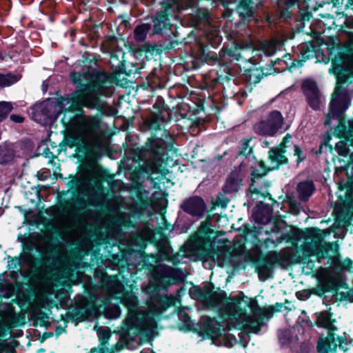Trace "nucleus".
Masks as SVG:
<instances>
[{"mask_svg": "<svg viewBox=\"0 0 353 353\" xmlns=\"http://www.w3.org/2000/svg\"><path fill=\"white\" fill-rule=\"evenodd\" d=\"M331 265L326 268V272L330 274L343 273V270L350 271L353 268V261L350 258H345L343 261L338 256H329Z\"/></svg>", "mask_w": 353, "mask_h": 353, "instance_id": "nucleus-20", "label": "nucleus"}, {"mask_svg": "<svg viewBox=\"0 0 353 353\" xmlns=\"http://www.w3.org/2000/svg\"><path fill=\"white\" fill-rule=\"evenodd\" d=\"M243 185L242 179L236 172H231L226 179L223 192L224 194H231L238 192Z\"/></svg>", "mask_w": 353, "mask_h": 353, "instance_id": "nucleus-24", "label": "nucleus"}, {"mask_svg": "<svg viewBox=\"0 0 353 353\" xmlns=\"http://www.w3.org/2000/svg\"><path fill=\"white\" fill-rule=\"evenodd\" d=\"M240 330L241 332L239 334V340L237 342L243 347H246L248 343V339L247 337L249 333L244 327H242V329Z\"/></svg>", "mask_w": 353, "mask_h": 353, "instance_id": "nucleus-64", "label": "nucleus"}, {"mask_svg": "<svg viewBox=\"0 0 353 353\" xmlns=\"http://www.w3.org/2000/svg\"><path fill=\"white\" fill-rule=\"evenodd\" d=\"M210 17V14L207 10L199 8L195 12V19L199 23H205Z\"/></svg>", "mask_w": 353, "mask_h": 353, "instance_id": "nucleus-56", "label": "nucleus"}, {"mask_svg": "<svg viewBox=\"0 0 353 353\" xmlns=\"http://www.w3.org/2000/svg\"><path fill=\"white\" fill-rule=\"evenodd\" d=\"M272 210L268 205L259 202L252 210V217L256 223L265 224L271 218Z\"/></svg>", "mask_w": 353, "mask_h": 353, "instance_id": "nucleus-22", "label": "nucleus"}, {"mask_svg": "<svg viewBox=\"0 0 353 353\" xmlns=\"http://www.w3.org/2000/svg\"><path fill=\"white\" fill-rule=\"evenodd\" d=\"M95 87V85L88 83V85H84V88H81V89H77L74 91L67 97V103L70 104L67 109L68 111L82 112L85 93L92 91Z\"/></svg>", "mask_w": 353, "mask_h": 353, "instance_id": "nucleus-16", "label": "nucleus"}, {"mask_svg": "<svg viewBox=\"0 0 353 353\" xmlns=\"http://www.w3.org/2000/svg\"><path fill=\"white\" fill-rule=\"evenodd\" d=\"M81 61L85 66L92 67V64L97 65L98 59L95 54L85 52L82 55Z\"/></svg>", "mask_w": 353, "mask_h": 353, "instance_id": "nucleus-55", "label": "nucleus"}, {"mask_svg": "<svg viewBox=\"0 0 353 353\" xmlns=\"http://www.w3.org/2000/svg\"><path fill=\"white\" fill-rule=\"evenodd\" d=\"M250 141V139H245L242 142V148L239 152V155L247 157L248 154H250L253 152V148L249 145Z\"/></svg>", "mask_w": 353, "mask_h": 353, "instance_id": "nucleus-63", "label": "nucleus"}, {"mask_svg": "<svg viewBox=\"0 0 353 353\" xmlns=\"http://www.w3.org/2000/svg\"><path fill=\"white\" fill-rule=\"evenodd\" d=\"M179 207L185 214L197 219L203 218L207 212V205L204 199L197 195L185 199Z\"/></svg>", "mask_w": 353, "mask_h": 353, "instance_id": "nucleus-11", "label": "nucleus"}, {"mask_svg": "<svg viewBox=\"0 0 353 353\" xmlns=\"http://www.w3.org/2000/svg\"><path fill=\"white\" fill-rule=\"evenodd\" d=\"M155 303L152 307L154 315L159 316L165 312L168 308L175 304V298L173 296L167 294L160 295L157 294L153 297Z\"/></svg>", "mask_w": 353, "mask_h": 353, "instance_id": "nucleus-19", "label": "nucleus"}, {"mask_svg": "<svg viewBox=\"0 0 353 353\" xmlns=\"http://www.w3.org/2000/svg\"><path fill=\"white\" fill-rule=\"evenodd\" d=\"M12 329L23 326L26 324V316L23 313L14 312L8 319L7 323Z\"/></svg>", "mask_w": 353, "mask_h": 353, "instance_id": "nucleus-48", "label": "nucleus"}, {"mask_svg": "<svg viewBox=\"0 0 353 353\" xmlns=\"http://www.w3.org/2000/svg\"><path fill=\"white\" fill-rule=\"evenodd\" d=\"M253 0H239L236 6L240 22L248 24L255 18L256 8L253 6Z\"/></svg>", "mask_w": 353, "mask_h": 353, "instance_id": "nucleus-18", "label": "nucleus"}, {"mask_svg": "<svg viewBox=\"0 0 353 353\" xmlns=\"http://www.w3.org/2000/svg\"><path fill=\"white\" fill-rule=\"evenodd\" d=\"M214 288V284L210 283L203 288H196L194 294L210 308H215L221 304L222 307L218 309V314L223 321H227L231 316L236 321L243 313L239 306L240 301H242L241 297L228 296L225 291L219 288V292H216L213 290Z\"/></svg>", "mask_w": 353, "mask_h": 353, "instance_id": "nucleus-2", "label": "nucleus"}, {"mask_svg": "<svg viewBox=\"0 0 353 353\" xmlns=\"http://www.w3.org/2000/svg\"><path fill=\"white\" fill-rule=\"evenodd\" d=\"M241 55L236 53V50L228 49L223 52V54H219L217 58L219 69L216 70L217 77L214 81L224 85L230 83V81L234 77L231 63L233 60L239 61Z\"/></svg>", "mask_w": 353, "mask_h": 353, "instance_id": "nucleus-7", "label": "nucleus"}, {"mask_svg": "<svg viewBox=\"0 0 353 353\" xmlns=\"http://www.w3.org/2000/svg\"><path fill=\"white\" fill-rule=\"evenodd\" d=\"M268 158L272 163H276V165L272 168H274V170L279 169L280 165H287L289 163L288 159L284 154L278 152L277 151L272 152V150H270Z\"/></svg>", "mask_w": 353, "mask_h": 353, "instance_id": "nucleus-41", "label": "nucleus"}, {"mask_svg": "<svg viewBox=\"0 0 353 353\" xmlns=\"http://www.w3.org/2000/svg\"><path fill=\"white\" fill-rule=\"evenodd\" d=\"M65 101H67V97L59 96L58 98L55 99V101L53 102L54 110L52 114L46 108H43L42 111L52 121H56L61 114L68 112L67 110L68 108H65Z\"/></svg>", "mask_w": 353, "mask_h": 353, "instance_id": "nucleus-28", "label": "nucleus"}, {"mask_svg": "<svg viewBox=\"0 0 353 353\" xmlns=\"http://www.w3.org/2000/svg\"><path fill=\"white\" fill-rule=\"evenodd\" d=\"M336 276V279H329L330 285L331 286L332 292L338 293V290L340 288L347 289L348 285L346 283V276L344 273L341 274H333Z\"/></svg>", "mask_w": 353, "mask_h": 353, "instance_id": "nucleus-37", "label": "nucleus"}, {"mask_svg": "<svg viewBox=\"0 0 353 353\" xmlns=\"http://www.w3.org/2000/svg\"><path fill=\"white\" fill-rule=\"evenodd\" d=\"M180 319L182 321L183 324V327L180 328V330H183L185 332H187V331H193L194 332H197L196 330L193 329L191 318L188 313H183L180 316Z\"/></svg>", "mask_w": 353, "mask_h": 353, "instance_id": "nucleus-54", "label": "nucleus"}, {"mask_svg": "<svg viewBox=\"0 0 353 353\" xmlns=\"http://www.w3.org/2000/svg\"><path fill=\"white\" fill-rule=\"evenodd\" d=\"M68 179L70 180L67 183V185L69 187L70 190H72V193L74 194L77 188L79 187L81 183V179L79 176L72 174H69Z\"/></svg>", "mask_w": 353, "mask_h": 353, "instance_id": "nucleus-53", "label": "nucleus"}, {"mask_svg": "<svg viewBox=\"0 0 353 353\" xmlns=\"http://www.w3.org/2000/svg\"><path fill=\"white\" fill-rule=\"evenodd\" d=\"M122 74H129L123 63H121L110 75L103 70H96L93 72L88 84L95 85L96 87L92 91L85 93L83 108L97 110L100 113L104 112L103 101L100 97L103 95V90L108 87V84L117 81Z\"/></svg>", "mask_w": 353, "mask_h": 353, "instance_id": "nucleus-3", "label": "nucleus"}, {"mask_svg": "<svg viewBox=\"0 0 353 353\" xmlns=\"http://www.w3.org/2000/svg\"><path fill=\"white\" fill-rule=\"evenodd\" d=\"M223 339L225 341V346L232 347L234 343H237V340L233 334L227 332L226 331L222 334Z\"/></svg>", "mask_w": 353, "mask_h": 353, "instance_id": "nucleus-61", "label": "nucleus"}, {"mask_svg": "<svg viewBox=\"0 0 353 353\" xmlns=\"http://www.w3.org/2000/svg\"><path fill=\"white\" fill-rule=\"evenodd\" d=\"M121 303L128 310L130 314L137 311V298L133 294H124L121 299Z\"/></svg>", "mask_w": 353, "mask_h": 353, "instance_id": "nucleus-42", "label": "nucleus"}, {"mask_svg": "<svg viewBox=\"0 0 353 353\" xmlns=\"http://www.w3.org/2000/svg\"><path fill=\"white\" fill-rule=\"evenodd\" d=\"M80 138L73 135L65 136L62 141L63 146H68L70 148L76 147L77 143L80 141Z\"/></svg>", "mask_w": 353, "mask_h": 353, "instance_id": "nucleus-58", "label": "nucleus"}, {"mask_svg": "<svg viewBox=\"0 0 353 353\" xmlns=\"http://www.w3.org/2000/svg\"><path fill=\"white\" fill-rule=\"evenodd\" d=\"M172 274H169L168 271H161L157 273L155 276V281L160 284L164 285H170V279L171 278H174L179 273H181V270L180 269H172L170 270Z\"/></svg>", "mask_w": 353, "mask_h": 353, "instance_id": "nucleus-38", "label": "nucleus"}, {"mask_svg": "<svg viewBox=\"0 0 353 353\" xmlns=\"http://www.w3.org/2000/svg\"><path fill=\"white\" fill-rule=\"evenodd\" d=\"M334 74L336 78V86L345 89L343 85L347 83L350 78L353 77V71L351 68L345 67L343 64H339L334 68Z\"/></svg>", "mask_w": 353, "mask_h": 353, "instance_id": "nucleus-25", "label": "nucleus"}, {"mask_svg": "<svg viewBox=\"0 0 353 353\" xmlns=\"http://www.w3.org/2000/svg\"><path fill=\"white\" fill-rule=\"evenodd\" d=\"M339 188L341 190L345 188L346 191L344 196H338V203L334 208L335 220L339 224L342 223V228L347 230L348 227H353V187L345 183Z\"/></svg>", "mask_w": 353, "mask_h": 353, "instance_id": "nucleus-5", "label": "nucleus"}, {"mask_svg": "<svg viewBox=\"0 0 353 353\" xmlns=\"http://www.w3.org/2000/svg\"><path fill=\"white\" fill-rule=\"evenodd\" d=\"M228 330V325L224 327L214 317H208L203 323L202 332L200 334L204 337L215 340L222 336L225 330Z\"/></svg>", "mask_w": 353, "mask_h": 353, "instance_id": "nucleus-17", "label": "nucleus"}, {"mask_svg": "<svg viewBox=\"0 0 353 353\" xmlns=\"http://www.w3.org/2000/svg\"><path fill=\"white\" fill-rule=\"evenodd\" d=\"M114 279L107 274L105 272L101 270V287L103 288H110L114 283Z\"/></svg>", "mask_w": 353, "mask_h": 353, "instance_id": "nucleus-60", "label": "nucleus"}, {"mask_svg": "<svg viewBox=\"0 0 353 353\" xmlns=\"http://www.w3.org/2000/svg\"><path fill=\"white\" fill-rule=\"evenodd\" d=\"M155 110L154 115L160 119H163V112H166L168 109V105L165 104L164 99L162 97H158L156 102L152 106Z\"/></svg>", "mask_w": 353, "mask_h": 353, "instance_id": "nucleus-50", "label": "nucleus"}, {"mask_svg": "<svg viewBox=\"0 0 353 353\" xmlns=\"http://www.w3.org/2000/svg\"><path fill=\"white\" fill-rule=\"evenodd\" d=\"M150 23H141L137 25L134 30V38L138 42L143 41L150 30L151 29Z\"/></svg>", "mask_w": 353, "mask_h": 353, "instance_id": "nucleus-39", "label": "nucleus"}, {"mask_svg": "<svg viewBox=\"0 0 353 353\" xmlns=\"http://www.w3.org/2000/svg\"><path fill=\"white\" fill-rule=\"evenodd\" d=\"M349 106V99L345 89L336 86L329 108V115L341 116Z\"/></svg>", "mask_w": 353, "mask_h": 353, "instance_id": "nucleus-13", "label": "nucleus"}, {"mask_svg": "<svg viewBox=\"0 0 353 353\" xmlns=\"http://www.w3.org/2000/svg\"><path fill=\"white\" fill-rule=\"evenodd\" d=\"M174 136L168 130H163L160 137L153 134L143 145L140 153L145 161V169L152 174L165 175L168 170L163 167L167 164L168 152L176 150L174 147Z\"/></svg>", "mask_w": 353, "mask_h": 353, "instance_id": "nucleus-1", "label": "nucleus"}, {"mask_svg": "<svg viewBox=\"0 0 353 353\" xmlns=\"http://www.w3.org/2000/svg\"><path fill=\"white\" fill-rule=\"evenodd\" d=\"M271 185V182L270 181L264 179V178H261L260 179H256V183L252 185V181H250V186H249V192L250 195H259L261 194V189L263 188H268Z\"/></svg>", "mask_w": 353, "mask_h": 353, "instance_id": "nucleus-40", "label": "nucleus"}, {"mask_svg": "<svg viewBox=\"0 0 353 353\" xmlns=\"http://www.w3.org/2000/svg\"><path fill=\"white\" fill-rule=\"evenodd\" d=\"M105 151V148L101 143H95L90 146L86 159L89 161L87 165L88 169L99 168V161Z\"/></svg>", "mask_w": 353, "mask_h": 353, "instance_id": "nucleus-21", "label": "nucleus"}, {"mask_svg": "<svg viewBox=\"0 0 353 353\" xmlns=\"http://www.w3.org/2000/svg\"><path fill=\"white\" fill-rule=\"evenodd\" d=\"M212 223L209 219H205L199 226L196 232L193 236V241L199 247H206L201 250V259L207 261L213 259L216 256L218 261H223L226 250L224 248H218L214 250L212 248V244L214 238V231L211 228Z\"/></svg>", "mask_w": 353, "mask_h": 353, "instance_id": "nucleus-4", "label": "nucleus"}, {"mask_svg": "<svg viewBox=\"0 0 353 353\" xmlns=\"http://www.w3.org/2000/svg\"><path fill=\"white\" fill-rule=\"evenodd\" d=\"M283 124V117L279 110L271 111L265 120L255 124L254 130L260 135L274 136Z\"/></svg>", "mask_w": 353, "mask_h": 353, "instance_id": "nucleus-10", "label": "nucleus"}, {"mask_svg": "<svg viewBox=\"0 0 353 353\" xmlns=\"http://www.w3.org/2000/svg\"><path fill=\"white\" fill-rule=\"evenodd\" d=\"M241 299L242 301H240L239 306L243 310V313L236 321L232 316L228 319L226 322L228 330L232 329H242V327H244L248 333L259 334L264 325L263 321L259 319H255L247 315L246 309L243 308L241 305L242 301H243V297Z\"/></svg>", "mask_w": 353, "mask_h": 353, "instance_id": "nucleus-8", "label": "nucleus"}, {"mask_svg": "<svg viewBox=\"0 0 353 353\" xmlns=\"http://www.w3.org/2000/svg\"><path fill=\"white\" fill-rule=\"evenodd\" d=\"M332 288L330 285L329 281L327 280L325 284L323 285H319L314 288L310 289V292H312V294L316 295L319 297H322L324 296L325 293L326 292H332Z\"/></svg>", "mask_w": 353, "mask_h": 353, "instance_id": "nucleus-51", "label": "nucleus"}, {"mask_svg": "<svg viewBox=\"0 0 353 353\" xmlns=\"http://www.w3.org/2000/svg\"><path fill=\"white\" fill-rule=\"evenodd\" d=\"M15 156L13 145L5 142L0 145V164H6L12 161Z\"/></svg>", "mask_w": 353, "mask_h": 353, "instance_id": "nucleus-34", "label": "nucleus"}, {"mask_svg": "<svg viewBox=\"0 0 353 353\" xmlns=\"http://www.w3.org/2000/svg\"><path fill=\"white\" fill-rule=\"evenodd\" d=\"M241 294H242L241 298L243 297V302H245V305L243 307L242 306V307L245 309V307H248L254 315H259L260 312L262 311V308L259 306L256 298H251L250 299L249 301H246L245 299H248V297L245 296L243 292H241ZM239 296L240 297V296Z\"/></svg>", "mask_w": 353, "mask_h": 353, "instance_id": "nucleus-47", "label": "nucleus"}, {"mask_svg": "<svg viewBox=\"0 0 353 353\" xmlns=\"http://www.w3.org/2000/svg\"><path fill=\"white\" fill-rule=\"evenodd\" d=\"M19 345V342L14 339L7 342L6 340L0 339V353H3V351L6 353H17L15 348Z\"/></svg>", "mask_w": 353, "mask_h": 353, "instance_id": "nucleus-49", "label": "nucleus"}, {"mask_svg": "<svg viewBox=\"0 0 353 353\" xmlns=\"http://www.w3.org/2000/svg\"><path fill=\"white\" fill-rule=\"evenodd\" d=\"M332 314L327 310L316 312L315 316H316V321L314 325L319 327L328 328L330 330L334 332L336 327L332 325V324L336 321L335 319H332Z\"/></svg>", "mask_w": 353, "mask_h": 353, "instance_id": "nucleus-30", "label": "nucleus"}, {"mask_svg": "<svg viewBox=\"0 0 353 353\" xmlns=\"http://www.w3.org/2000/svg\"><path fill=\"white\" fill-rule=\"evenodd\" d=\"M89 315L88 309L85 307H77L72 312L67 313L66 316L71 321L77 323L83 322L88 319Z\"/></svg>", "mask_w": 353, "mask_h": 353, "instance_id": "nucleus-35", "label": "nucleus"}, {"mask_svg": "<svg viewBox=\"0 0 353 353\" xmlns=\"http://www.w3.org/2000/svg\"><path fill=\"white\" fill-rule=\"evenodd\" d=\"M161 51L162 50L159 48L158 45L155 43H145L141 46L138 47L134 50L135 53H137L139 56H143V54H144L148 59H149L150 57L160 54Z\"/></svg>", "mask_w": 353, "mask_h": 353, "instance_id": "nucleus-33", "label": "nucleus"}, {"mask_svg": "<svg viewBox=\"0 0 353 353\" xmlns=\"http://www.w3.org/2000/svg\"><path fill=\"white\" fill-rule=\"evenodd\" d=\"M334 134L339 139L346 138L347 135V131L345 125H338L334 128Z\"/></svg>", "mask_w": 353, "mask_h": 353, "instance_id": "nucleus-62", "label": "nucleus"}, {"mask_svg": "<svg viewBox=\"0 0 353 353\" xmlns=\"http://www.w3.org/2000/svg\"><path fill=\"white\" fill-rule=\"evenodd\" d=\"M268 75V72H264L263 68H250L245 71V81L250 84H256L259 83L263 76Z\"/></svg>", "mask_w": 353, "mask_h": 353, "instance_id": "nucleus-32", "label": "nucleus"}, {"mask_svg": "<svg viewBox=\"0 0 353 353\" xmlns=\"http://www.w3.org/2000/svg\"><path fill=\"white\" fill-rule=\"evenodd\" d=\"M301 90L309 106L314 110H319L320 91L316 81L312 79L303 80L301 83Z\"/></svg>", "mask_w": 353, "mask_h": 353, "instance_id": "nucleus-14", "label": "nucleus"}, {"mask_svg": "<svg viewBox=\"0 0 353 353\" xmlns=\"http://www.w3.org/2000/svg\"><path fill=\"white\" fill-rule=\"evenodd\" d=\"M339 48L340 50L332 61L333 68H335L339 64L343 65V63L347 60L349 56H353V46H340Z\"/></svg>", "mask_w": 353, "mask_h": 353, "instance_id": "nucleus-31", "label": "nucleus"}, {"mask_svg": "<svg viewBox=\"0 0 353 353\" xmlns=\"http://www.w3.org/2000/svg\"><path fill=\"white\" fill-rule=\"evenodd\" d=\"M258 167H250V179L252 181V185L256 183V179L264 178L270 171L274 170V168L266 165L263 161H259L257 163Z\"/></svg>", "mask_w": 353, "mask_h": 353, "instance_id": "nucleus-29", "label": "nucleus"}, {"mask_svg": "<svg viewBox=\"0 0 353 353\" xmlns=\"http://www.w3.org/2000/svg\"><path fill=\"white\" fill-rule=\"evenodd\" d=\"M332 250V244L330 242H323V244H314V256L317 261L321 263L323 259L328 258V253ZM329 263H330L328 261Z\"/></svg>", "mask_w": 353, "mask_h": 353, "instance_id": "nucleus-36", "label": "nucleus"}, {"mask_svg": "<svg viewBox=\"0 0 353 353\" xmlns=\"http://www.w3.org/2000/svg\"><path fill=\"white\" fill-rule=\"evenodd\" d=\"M103 22L97 23L95 21H91L90 24L87 25L89 32L88 37L90 40L97 42L101 38L100 30L103 28Z\"/></svg>", "mask_w": 353, "mask_h": 353, "instance_id": "nucleus-43", "label": "nucleus"}, {"mask_svg": "<svg viewBox=\"0 0 353 353\" xmlns=\"http://www.w3.org/2000/svg\"><path fill=\"white\" fill-rule=\"evenodd\" d=\"M101 188L100 187L99 191L92 194V198L93 201L89 202L88 205L83 203L82 201L81 197L77 195L72 199H63L60 203V206L65 210H70L72 208L73 204L75 203L80 206L79 211L82 213L89 212L90 210L88 208V205L94 207L96 209L101 210V208L104 205V204L101 202Z\"/></svg>", "mask_w": 353, "mask_h": 353, "instance_id": "nucleus-12", "label": "nucleus"}, {"mask_svg": "<svg viewBox=\"0 0 353 353\" xmlns=\"http://www.w3.org/2000/svg\"><path fill=\"white\" fill-rule=\"evenodd\" d=\"M123 325L125 327L121 330L119 341L112 347L114 352H119L123 348H128L130 342L134 341V338L130 332L132 329L136 330L139 334L145 336L143 339L144 342H150L152 341L148 331L142 328L140 324L135 323L132 319H128L125 320Z\"/></svg>", "mask_w": 353, "mask_h": 353, "instance_id": "nucleus-9", "label": "nucleus"}, {"mask_svg": "<svg viewBox=\"0 0 353 353\" xmlns=\"http://www.w3.org/2000/svg\"><path fill=\"white\" fill-rule=\"evenodd\" d=\"M323 231L319 228H310L306 230V238L312 241V244H323Z\"/></svg>", "mask_w": 353, "mask_h": 353, "instance_id": "nucleus-44", "label": "nucleus"}, {"mask_svg": "<svg viewBox=\"0 0 353 353\" xmlns=\"http://www.w3.org/2000/svg\"><path fill=\"white\" fill-rule=\"evenodd\" d=\"M70 79L74 84L76 85L77 89L84 88L85 85H88V83H85L83 82L82 75L80 72H72L70 73Z\"/></svg>", "mask_w": 353, "mask_h": 353, "instance_id": "nucleus-57", "label": "nucleus"}, {"mask_svg": "<svg viewBox=\"0 0 353 353\" xmlns=\"http://www.w3.org/2000/svg\"><path fill=\"white\" fill-rule=\"evenodd\" d=\"M286 259L277 251H269L265 255H261L253 261L255 272L259 281H265L273 277L276 265H283Z\"/></svg>", "mask_w": 353, "mask_h": 353, "instance_id": "nucleus-6", "label": "nucleus"}, {"mask_svg": "<svg viewBox=\"0 0 353 353\" xmlns=\"http://www.w3.org/2000/svg\"><path fill=\"white\" fill-rule=\"evenodd\" d=\"M350 146H353V139L347 138L341 140L336 143L334 149L339 157H336L339 168L341 171L347 170L350 167V162L353 161V156L350 155Z\"/></svg>", "mask_w": 353, "mask_h": 353, "instance_id": "nucleus-15", "label": "nucleus"}, {"mask_svg": "<svg viewBox=\"0 0 353 353\" xmlns=\"http://www.w3.org/2000/svg\"><path fill=\"white\" fill-rule=\"evenodd\" d=\"M21 78V74H14L10 72L6 74L0 73V86L3 88L10 86L18 82Z\"/></svg>", "mask_w": 353, "mask_h": 353, "instance_id": "nucleus-45", "label": "nucleus"}, {"mask_svg": "<svg viewBox=\"0 0 353 353\" xmlns=\"http://www.w3.org/2000/svg\"><path fill=\"white\" fill-rule=\"evenodd\" d=\"M337 347L335 334L332 330H329L328 336L318 341L316 348L319 353H336Z\"/></svg>", "mask_w": 353, "mask_h": 353, "instance_id": "nucleus-23", "label": "nucleus"}, {"mask_svg": "<svg viewBox=\"0 0 353 353\" xmlns=\"http://www.w3.org/2000/svg\"><path fill=\"white\" fill-rule=\"evenodd\" d=\"M302 255L299 253H294L287 256L286 261H290L292 264L301 263L304 259L314 256V244L306 245L302 246Z\"/></svg>", "mask_w": 353, "mask_h": 353, "instance_id": "nucleus-27", "label": "nucleus"}, {"mask_svg": "<svg viewBox=\"0 0 353 353\" xmlns=\"http://www.w3.org/2000/svg\"><path fill=\"white\" fill-rule=\"evenodd\" d=\"M13 107L11 103L7 101L0 102V122L7 118Z\"/></svg>", "mask_w": 353, "mask_h": 353, "instance_id": "nucleus-52", "label": "nucleus"}, {"mask_svg": "<svg viewBox=\"0 0 353 353\" xmlns=\"http://www.w3.org/2000/svg\"><path fill=\"white\" fill-rule=\"evenodd\" d=\"M91 145L92 144L87 143L80 139V141L76 146V152L77 153H81L82 155L85 158Z\"/></svg>", "mask_w": 353, "mask_h": 353, "instance_id": "nucleus-59", "label": "nucleus"}, {"mask_svg": "<svg viewBox=\"0 0 353 353\" xmlns=\"http://www.w3.org/2000/svg\"><path fill=\"white\" fill-rule=\"evenodd\" d=\"M296 190L301 201H307L315 191V185L312 180L307 179L298 183Z\"/></svg>", "mask_w": 353, "mask_h": 353, "instance_id": "nucleus-26", "label": "nucleus"}, {"mask_svg": "<svg viewBox=\"0 0 353 353\" xmlns=\"http://www.w3.org/2000/svg\"><path fill=\"white\" fill-rule=\"evenodd\" d=\"M316 51V46L313 41H310L301 48L300 57L305 61L314 57Z\"/></svg>", "mask_w": 353, "mask_h": 353, "instance_id": "nucleus-46", "label": "nucleus"}]
</instances>
